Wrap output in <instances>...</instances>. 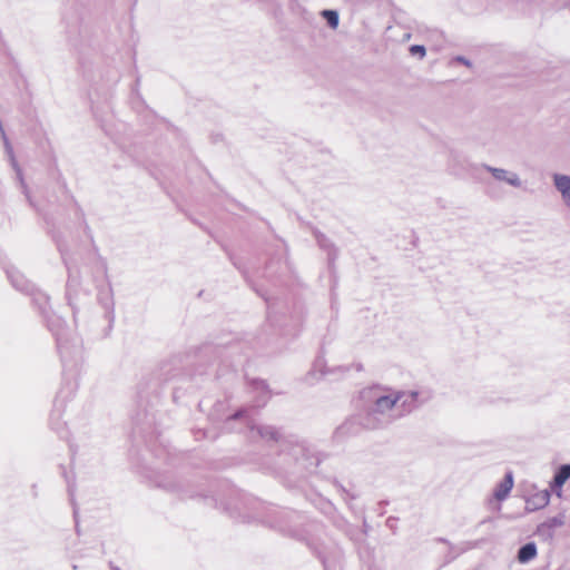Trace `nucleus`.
Segmentation results:
<instances>
[{
	"instance_id": "obj_1",
	"label": "nucleus",
	"mask_w": 570,
	"mask_h": 570,
	"mask_svg": "<svg viewBox=\"0 0 570 570\" xmlns=\"http://www.w3.org/2000/svg\"><path fill=\"white\" fill-rule=\"evenodd\" d=\"M370 396L373 399L372 412L384 416H392V411L401 404L402 406L409 405L416 401L417 392H404L387 390L380 386L373 387L368 391Z\"/></svg>"
},
{
	"instance_id": "obj_2",
	"label": "nucleus",
	"mask_w": 570,
	"mask_h": 570,
	"mask_svg": "<svg viewBox=\"0 0 570 570\" xmlns=\"http://www.w3.org/2000/svg\"><path fill=\"white\" fill-rule=\"evenodd\" d=\"M484 169L492 175V177L500 183H504L513 188L522 187V179L518 173L508 170L500 167H493L490 165H484Z\"/></svg>"
},
{
	"instance_id": "obj_3",
	"label": "nucleus",
	"mask_w": 570,
	"mask_h": 570,
	"mask_svg": "<svg viewBox=\"0 0 570 570\" xmlns=\"http://www.w3.org/2000/svg\"><path fill=\"white\" fill-rule=\"evenodd\" d=\"M552 181L561 196L562 203L570 207V175L556 173L552 175Z\"/></svg>"
},
{
	"instance_id": "obj_4",
	"label": "nucleus",
	"mask_w": 570,
	"mask_h": 570,
	"mask_svg": "<svg viewBox=\"0 0 570 570\" xmlns=\"http://www.w3.org/2000/svg\"><path fill=\"white\" fill-rule=\"evenodd\" d=\"M550 491L549 490H540L525 500V510L527 511H537L546 508L550 502Z\"/></svg>"
},
{
	"instance_id": "obj_5",
	"label": "nucleus",
	"mask_w": 570,
	"mask_h": 570,
	"mask_svg": "<svg viewBox=\"0 0 570 570\" xmlns=\"http://www.w3.org/2000/svg\"><path fill=\"white\" fill-rule=\"evenodd\" d=\"M514 481H513V474L512 472H508L504 476V479L497 485L493 497L498 501H503L508 498L510 494L512 488H513Z\"/></svg>"
},
{
	"instance_id": "obj_6",
	"label": "nucleus",
	"mask_w": 570,
	"mask_h": 570,
	"mask_svg": "<svg viewBox=\"0 0 570 570\" xmlns=\"http://www.w3.org/2000/svg\"><path fill=\"white\" fill-rule=\"evenodd\" d=\"M570 479V464H563L559 468L558 472L556 473L553 481L551 482L552 489L557 490V495L561 497V488L562 485Z\"/></svg>"
},
{
	"instance_id": "obj_7",
	"label": "nucleus",
	"mask_w": 570,
	"mask_h": 570,
	"mask_svg": "<svg viewBox=\"0 0 570 570\" xmlns=\"http://www.w3.org/2000/svg\"><path fill=\"white\" fill-rule=\"evenodd\" d=\"M325 361L323 357L315 360L312 370L307 373L305 381L309 384L315 383L325 374Z\"/></svg>"
},
{
	"instance_id": "obj_8",
	"label": "nucleus",
	"mask_w": 570,
	"mask_h": 570,
	"mask_svg": "<svg viewBox=\"0 0 570 570\" xmlns=\"http://www.w3.org/2000/svg\"><path fill=\"white\" fill-rule=\"evenodd\" d=\"M535 556H537V547L532 542L522 546L518 552V559L522 563L529 562Z\"/></svg>"
},
{
	"instance_id": "obj_9",
	"label": "nucleus",
	"mask_w": 570,
	"mask_h": 570,
	"mask_svg": "<svg viewBox=\"0 0 570 570\" xmlns=\"http://www.w3.org/2000/svg\"><path fill=\"white\" fill-rule=\"evenodd\" d=\"M4 147H6V151L8 154V157L10 159V163L13 167V169L16 170L17 173V176L19 178V180L21 181V184L23 185V179H22V173H21V169L20 167L18 166V163L14 158V155H13V150H12V147L11 145L9 144V141L4 138Z\"/></svg>"
},
{
	"instance_id": "obj_10",
	"label": "nucleus",
	"mask_w": 570,
	"mask_h": 570,
	"mask_svg": "<svg viewBox=\"0 0 570 570\" xmlns=\"http://www.w3.org/2000/svg\"><path fill=\"white\" fill-rule=\"evenodd\" d=\"M252 430H256L264 440H276L278 435V432L273 426H253Z\"/></svg>"
},
{
	"instance_id": "obj_11",
	"label": "nucleus",
	"mask_w": 570,
	"mask_h": 570,
	"mask_svg": "<svg viewBox=\"0 0 570 570\" xmlns=\"http://www.w3.org/2000/svg\"><path fill=\"white\" fill-rule=\"evenodd\" d=\"M322 16L326 19L328 26L336 29L340 22L338 13L334 10H324Z\"/></svg>"
},
{
	"instance_id": "obj_12",
	"label": "nucleus",
	"mask_w": 570,
	"mask_h": 570,
	"mask_svg": "<svg viewBox=\"0 0 570 570\" xmlns=\"http://www.w3.org/2000/svg\"><path fill=\"white\" fill-rule=\"evenodd\" d=\"M410 52L415 56V55H419L420 58H424L425 57V53H426V50L424 48V46H420V45H413L411 48H410Z\"/></svg>"
},
{
	"instance_id": "obj_13",
	"label": "nucleus",
	"mask_w": 570,
	"mask_h": 570,
	"mask_svg": "<svg viewBox=\"0 0 570 570\" xmlns=\"http://www.w3.org/2000/svg\"><path fill=\"white\" fill-rule=\"evenodd\" d=\"M563 524V519L561 517H554L551 520H549V527H561Z\"/></svg>"
},
{
	"instance_id": "obj_14",
	"label": "nucleus",
	"mask_w": 570,
	"mask_h": 570,
	"mask_svg": "<svg viewBox=\"0 0 570 570\" xmlns=\"http://www.w3.org/2000/svg\"><path fill=\"white\" fill-rule=\"evenodd\" d=\"M455 60H456L458 62H460V63H462V65L466 66V67H471V66H472L471 61H470L469 59H466L465 57H463V56H458V57L455 58Z\"/></svg>"
},
{
	"instance_id": "obj_15",
	"label": "nucleus",
	"mask_w": 570,
	"mask_h": 570,
	"mask_svg": "<svg viewBox=\"0 0 570 570\" xmlns=\"http://www.w3.org/2000/svg\"><path fill=\"white\" fill-rule=\"evenodd\" d=\"M240 416H243V412H242V411H239V412H237V413H235V414H234V417H235V419L240 417Z\"/></svg>"
},
{
	"instance_id": "obj_16",
	"label": "nucleus",
	"mask_w": 570,
	"mask_h": 570,
	"mask_svg": "<svg viewBox=\"0 0 570 570\" xmlns=\"http://www.w3.org/2000/svg\"><path fill=\"white\" fill-rule=\"evenodd\" d=\"M355 370H356V371H361V370H362V365H361V364H356V365H355Z\"/></svg>"
},
{
	"instance_id": "obj_17",
	"label": "nucleus",
	"mask_w": 570,
	"mask_h": 570,
	"mask_svg": "<svg viewBox=\"0 0 570 570\" xmlns=\"http://www.w3.org/2000/svg\"><path fill=\"white\" fill-rule=\"evenodd\" d=\"M12 284H13V286L21 288L20 285L18 283H16L13 279H12Z\"/></svg>"
},
{
	"instance_id": "obj_18",
	"label": "nucleus",
	"mask_w": 570,
	"mask_h": 570,
	"mask_svg": "<svg viewBox=\"0 0 570 570\" xmlns=\"http://www.w3.org/2000/svg\"><path fill=\"white\" fill-rule=\"evenodd\" d=\"M111 570H120L118 567H112Z\"/></svg>"
}]
</instances>
